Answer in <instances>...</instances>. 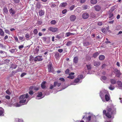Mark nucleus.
I'll return each instance as SVG.
<instances>
[{
  "label": "nucleus",
  "mask_w": 122,
  "mask_h": 122,
  "mask_svg": "<svg viewBox=\"0 0 122 122\" xmlns=\"http://www.w3.org/2000/svg\"><path fill=\"white\" fill-rule=\"evenodd\" d=\"M106 112V110L103 111V114L105 115L108 118L112 117L113 118L114 117L113 115L115 114L116 109L113 107H111L108 109L107 112Z\"/></svg>",
  "instance_id": "obj_1"
},
{
  "label": "nucleus",
  "mask_w": 122,
  "mask_h": 122,
  "mask_svg": "<svg viewBox=\"0 0 122 122\" xmlns=\"http://www.w3.org/2000/svg\"><path fill=\"white\" fill-rule=\"evenodd\" d=\"M29 97V95L28 94H26L22 95L19 97V99L20 100L19 101L20 103H25L26 101V103H27L29 100L28 99H27Z\"/></svg>",
  "instance_id": "obj_2"
},
{
  "label": "nucleus",
  "mask_w": 122,
  "mask_h": 122,
  "mask_svg": "<svg viewBox=\"0 0 122 122\" xmlns=\"http://www.w3.org/2000/svg\"><path fill=\"white\" fill-rule=\"evenodd\" d=\"M107 91L105 90H103L101 91L100 93V96L103 102H105V100L104 99V97L106 94Z\"/></svg>",
  "instance_id": "obj_3"
},
{
  "label": "nucleus",
  "mask_w": 122,
  "mask_h": 122,
  "mask_svg": "<svg viewBox=\"0 0 122 122\" xmlns=\"http://www.w3.org/2000/svg\"><path fill=\"white\" fill-rule=\"evenodd\" d=\"M114 72L116 76L118 78H120L122 73L120 72L119 70L116 69H114Z\"/></svg>",
  "instance_id": "obj_4"
},
{
  "label": "nucleus",
  "mask_w": 122,
  "mask_h": 122,
  "mask_svg": "<svg viewBox=\"0 0 122 122\" xmlns=\"http://www.w3.org/2000/svg\"><path fill=\"white\" fill-rule=\"evenodd\" d=\"M48 72H51L53 73H55L54 68L51 64H49L48 65Z\"/></svg>",
  "instance_id": "obj_5"
},
{
  "label": "nucleus",
  "mask_w": 122,
  "mask_h": 122,
  "mask_svg": "<svg viewBox=\"0 0 122 122\" xmlns=\"http://www.w3.org/2000/svg\"><path fill=\"white\" fill-rule=\"evenodd\" d=\"M43 60L42 56H36L34 59V61L35 62L37 61H41Z\"/></svg>",
  "instance_id": "obj_6"
},
{
  "label": "nucleus",
  "mask_w": 122,
  "mask_h": 122,
  "mask_svg": "<svg viewBox=\"0 0 122 122\" xmlns=\"http://www.w3.org/2000/svg\"><path fill=\"white\" fill-rule=\"evenodd\" d=\"M82 82V80H79V79L78 78L75 79L74 81L71 83L72 85H75L76 83H80Z\"/></svg>",
  "instance_id": "obj_7"
},
{
  "label": "nucleus",
  "mask_w": 122,
  "mask_h": 122,
  "mask_svg": "<svg viewBox=\"0 0 122 122\" xmlns=\"http://www.w3.org/2000/svg\"><path fill=\"white\" fill-rule=\"evenodd\" d=\"M48 30L50 31L53 32H55L58 31V29L57 28H54L52 27H49Z\"/></svg>",
  "instance_id": "obj_8"
},
{
  "label": "nucleus",
  "mask_w": 122,
  "mask_h": 122,
  "mask_svg": "<svg viewBox=\"0 0 122 122\" xmlns=\"http://www.w3.org/2000/svg\"><path fill=\"white\" fill-rule=\"evenodd\" d=\"M117 83L118 85V88L119 89H122V82L121 81H117Z\"/></svg>",
  "instance_id": "obj_9"
},
{
  "label": "nucleus",
  "mask_w": 122,
  "mask_h": 122,
  "mask_svg": "<svg viewBox=\"0 0 122 122\" xmlns=\"http://www.w3.org/2000/svg\"><path fill=\"white\" fill-rule=\"evenodd\" d=\"M42 95V93L41 92H40L38 93V95H37L36 98L37 99H40L43 97H41Z\"/></svg>",
  "instance_id": "obj_10"
},
{
  "label": "nucleus",
  "mask_w": 122,
  "mask_h": 122,
  "mask_svg": "<svg viewBox=\"0 0 122 122\" xmlns=\"http://www.w3.org/2000/svg\"><path fill=\"white\" fill-rule=\"evenodd\" d=\"M89 16L88 14L87 13H85L83 14L82 15L83 18L84 19H87Z\"/></svg>",
  "instance_id": "obj_11"
},
{
  "label": "nucleus",
  "mask_w": 122,
  "mask_h": 122,
  "mask_svg": "<svg viewBox=\"0 0 122 122\" xmlns=\"http://www.w3.org/2000/svg\"><path fill=\"white\" fill-rule=\"evenodd\" d=\"M9 10L10 14L12 16H13L15 13V10L13 8H10Z\"/></svg>",
  "instance_id": "obj_12"
},
{
  "label": "nucleus",
  "mask_w": 122,
  "mask_h": 122,
  "mask_svg": "<svg viewBox=\"0 0 122 122\" xmlns=\"http://www.w3.org/2000/svg\"><path fill=\"white\" fill-rule=\"evenodd\" d=\"M4 111L2 107H0V116H3L4 115Z\"/></svg>",
  "instance_id": "obj_13"
},
{
  "label": "nucleus",
  "mask_w": 122,
  "mask_h": 122,
  "mask_svg": "<svg viewBox=\"0 0 122 122\" xmlns=\"http://www.w3.org/2000/svg\"><path fill=\"white\" fill-rule=\"evenodd\" d=\"M109 18L110 19L109 20H112L114 19V16H113V13L112 12H110L109 14Z\"/></svg>",
  "instance_id": "obj_14"
},
{
  "label": "nucleus",
  "mask_w": 122,
  "mask_h": 122,
  "mask_svg": "<svg viewBox=\"0 0 122 122\" xmlns=\"http://www.w3.org/2000/svg\"><path fill=\"white\" fill-rule=\"evenodd\" d=\"M107 79V77L105 76H102L101 77V80L104 83H106L107 82L105 81Z\"/></svg>",
  "instance_id": "obj_15"
},
{
  "label": "nucleus",
  "mask_w": 122,
  "mask_h": 122,
  "mask_svg": "<svg viewBox=\"0 0 122 122\" xmlns=\"http://www.w3.org/2000/svg\"><path fill=\"white\" fill-rule=\"evenodd\" d=\"M95 9L96 11H99L101 9L100 6L98 5H96L93 7Z\"/></svg>",
  "instance_id": "obj_16"
},
{
  "label": "nucleus",
  "mask_w": 122,
  "mask_h": 122,
  "mask_svg": "<svg viewBox=\"0 0 122 122\" xmlns=\"http://www.w3.org/2000/svg\"><path fill=\"white\" fill-rule=\"evenodd\" d=\"M39 15L41 16L43 15L44 14V10H40L39 11Z\"/></svg>",
  "instance_id": "obj_17"
},
{
  "label": "nucleus",
  "mask_w": 122,
  "mask_h": 122,
  "mask_svg": "<svg viewBox=\"0 0 122 122\" xmlns=\"http://www.w3.org/2000/svg\"><path fill=\"white\" fill-rule=\"evenodd\" d=\"M76 18V16L74 15H71L70 17V20L71 21H74L75 20Z\"/></svg>",
  "instance_id": "obj_18"
},
{
  "label": "nucleus",
  "mask_w": 122,
  "mask_h": 122,
  "mask_svg": "<svg viewBox=\"0 0 122 122\" xmlns=\"http://www.w3.org/2000/svg\"><path fill=\"white\" fill-rule=\"evenodd\" d=\"M67 5V4L66 2H63L61 3L59 6L60 8L62 7H65Z\"/></svg>",
  "instance_id": "obj_19"
},
{
  "label": "nucleus",
  "mask_w": 122,
  "mask_h": 122,
  "mask_svg": "<svg viewBox=\"0 0 122 122\" xmlns=\"http://www.w3.org/2000/svg\"><path fill=\"white\" fill-rule=\"evenodd\" d=\"M110 82L112 84H115L117 82L116 80L114 79H112L110 80Z\"/></svg>",
  "instance_id": "obj_20"
},
{
  "label": "nucleus",
  "mask_w": 122,
  "mask_h": 122,
  "mask_svg": "<svg viewBox=\"0 0 122 122\" xmlns=\"http://www.w3.org/2000/svg\"><path fill=\"white\" fill-rule=\"evenodd\" d=\"M3 12L5 14H7L8 12V10L7 7H5L3 9Z\"/></svg>",
  "instance_id": "obj_21"
},
{
  "label": "nucleus",
  "mask_w": 122,
  "mask_h": 122,
  "mask_svg": "<svg viewBox=\"0 0 122 122\" xmlns=\"http://www.w3.org/2000/svg\"><path fill=\"white\" fill-rule=\"evenodd\" d=\"M83 43L84 46H90L91 45V43H90L87 41L84 42Z\"/></svg>",
  "instance_id": "obj_22"
},
{
  "label": "nucleus",
  "mask_w": 122,
  "mask_h": 122,
  "mask_svg": "<svg viewBox=\"0 0 122 122\" xmlns=\"http://www.w3.org/2000/svg\"><path fill=\"white\" fill-rule=\"evenodd\" d=\"M46 82L45 81H44L41 84V86L42 89H44L46 88Z\"/></svg>",
  "instance_id": "obj_23"
},
{
  "label": "nucleus",
  "mask_w": 122,
  "mask_h": 122,
  "mask_svg": "<svg viewBox=\"0 0 122 122\" xmlns=\"http://www.w3.org/2000/svg\"><path fill=\"white\" fill-rule=\"evenodd\" d=\"M78 57L77 56L75 57L73 59V62L75 63H76L78 62Z\"/></svg>",
  "instance_id": "obj_24"
},
{
  "label": "nucleus",
  "mask_w": 122,
  "mask_h": 122,
  "mask_svg": "<svg viewBox=\"0 0 122 122\" xmlns=\"http://www.w3.org/2000/svg\"><path fill=\"white\" fill-rule=\"evenodd\" d=\"M35 58H34L33 56L32 55H31L30 56V58L29 60L30 61V62H32L34 61Z\"/></svg>",
  "instance_id": "obj_25"
},
{
  "label": "nucleus",
  "mask_w": 122,
  "mask_h": 122,
  "mask_svg": "<svg viewBox=\"0 0 122 122\" xmlns=\"http://www.w3.org/2000/svg\"><path fill=\"white\" fill-rule=\"evenodd\" d=\"M100 64V63L99 61H95L94 63V65L96 66H98Z\"/></svg>",
  "instance_id": "obj_26"
},
{
  "label": "nucleus",
  "mask_w": 122,
  "mask_h": 122,
  "mask_svg": "<svg viewBox=\"0 0 122 122\" xmlns=\"http://www.w3.org/2000/svg\"><path fill=\"white\" fill-rule=\"evenodd\" d=\"M17 66L15 64H11V65L10 68H12V69H15L17 67Z\"/></svg>",
  "instance_id": "obj_27"
},
{
  "label": "nucleus",
  "mask_w": 122,
  "mask_h": 122,
  "mask_svg": "<svg viewBox=\"0 0 122 122\" xmlns=\"http://www.w3.org/2000/svg\"><path fill=\"white\" fill-rule=\"evenodd\" d=\"M105 96L106 101H108L110 100V97L109 95L107 94H106Z\"/></svg>",
  "instance_id": "obj_28"
},
{
  "label": "nucleus",
  "mask_w": 122,
  "mask_h": 122,
  "mask_svg": "<svg viewBox=\"0 0 122 122\" xmlns=\"http://www.w3.org/2000/svg\"><path fill=\"white\" fill-rule=\"evenodd\" d=\"M105 58V56L103 55H101L99 56V58L100 60L102 61Z\"/></svg>",
  "instance_id": "obj_29"
},
{
  "label": "nucleus",
  "mask_w": 122,
  "mask_h": 122,
  "mask_svg": "<svg viewBox=\"0 0 122 122\" xmlns=\"http://www.w3.org/2000/svg\"><path fill=\"white\" fill-rule=\"evenodd\" d=\"M97 0H91L90 2L92 4H95L97 3Z\"/></svg>",
  "instance_id": "obj_30"
},
{
  "label": "nucleus",
  "mask_w": 122,
  "mask_h": 122,
  "mask_svg": "<svg viewBox=\"0 0 122 122\" xmlns=\"http://www.w3.org/2000/svg\"><path fill=\"white\" fill-rule=\"evenodd\" d=\"M0 35L2 36L4 35V33L2 29L0 28Z\"/></svg>",
  "instance_id": "obj_31"
},
{
  "label": "nucleus",
  "mask_w": 122,
  "mask_h": 122,
  "mask_svg": "<svg viewBox=\"0 0 122 122\" xmlns=\"http://www.w3.org/2000/svg\"><path fill=\"white\" fill-rule=\"evenodd\" d=\"M24 36H18L19 39L21 42H22L23 41H24Z\"/></svg>",
  "instance_id": "obj_32"
},
{
  "label": "nucleus",
  "mask_w": 122,
  "mask_h": 122,
  "mask_svg": "<svg viewBox=\"0 0 122 122\" xmlns=\"http://www.w3.org/2000/svg\"><path fill=\"white\" fill-rule=\"evenodd\" d=\"M109 89L111 90H114L115 88V87L112 86V85H110V86L109 87Z\"/></svg>",
  "instance_id": "obj_33"
},
{
  "label": "nucleus",
  "mask_w": 122,
  "mask_h": 122,
  "mask_svg": "<svg viewBox=\"0 0 122 122\" xmlns=\"http://www.w3.org/2000/svg\"><path fill=\"white\" fill-rule=\"evenodd\" d=\"M99 54L97 52L94 53L93 55V57L94 58H96L99 55Z\"/></svg>",
  "instance_id": "obj_34"
},
{
  "label": "nucleus",
  "mask_w": 122,
  "mask_h": 122,
  "mask_svg": "<svg viewBox=\"0 0 122 122\" xmlns=\"http://www.w3.org/2000/svg\"><path fill=\"white\" fill-rule=\"evenodd\" d=\"M88 7V6L87 5H84L81 7L82 10H85L87 9Z\"/></svg>",
  "instance_id": "obj_35"
},
{
  "label": "nucleus",
  "mask_w": 122,
  "mask_h": 122,
  "mask_svg": "<svg viewBox=\"0 0 122 122\" xmlns=\"http://www.w3.org/2000/svg\"><path fill=\"white\" fill-rule=\"evenodd\" d=\"M17 51L16 48L15 49H12L9 50V51L11 53H13L15 51Z\"/></svg>",
  "instance_id": "obj_36"
},
{
  "label": "nucleus",
  "mask_w": 122,
  "mask_h": 122,
  "mask_svg": "<svg viewBox=\"0 0 122 122\" xmlns=\"http://www.w3.org/2000/svg\"><path fill=\"white\" fill-rule=\"evenodd\" d=\"M9 9V10L10 8L13 9L14 7L13 5L11 3H9L8 5Z\"/></svg>",
  "instance_id": "obj_37"
},
{
  "label": "nucleus",
  "mask_w": 122,
  "mask_h": 122,
  "mask_svg": "<svg viewBox=\"0 0 122 122\" xmlns=\"http://www.w3.org/2000/svg\"><path fill=\"white\" fill-rule=\"evenodd\" d=\"M33 32L35 36H36L38 33V31H37V29H34L33 30Z\"/></svg>",
  "instance_id": "obj_38"
},
{
  "label": "nucleus",
  "mask_w": 122,
  "mask_h": 122,
  "mask_svg": "<svg viewBox=\"0 0 122 122\" xmlns=\"http://www.w3.org/2000/svg\"><path fill=\"white\" fill-rule=\"evenodd\" d=\"M59 56V54L58 52L56 53L55 55V57L57 59L58 58Z\"/></svg>",
  "instance_id": "obj_39"
},
{
  "label": "nucleus",
  "mask_w": 122,
  "mask_h": 122,
  "mask_svg": "<svg viewBox=\"0 0 122 122\" xmlns=\"http://www.w3.org/2000/svg\"><path fill=\"white\" fill-rule=\"evenodd\" d=\"M72 44V42L71 41H69L66 44V46H69L71 45Z\"/></svg>",
  "instance_id": "obj_40"
},
{
  "label": "nucleus",
  "mask_w": 122,
  "mask_h": 122,
  "mask_svg": "<svg viewBox=\"0 0 122 122\" xmlns=\"http://www.w3.org/2000/svg\"><path fill=\"white\" fill-rule=\"evenodd\" d=\"M83 75L82 74H81L79 75L78 77V78L79 79V80H81V79L83 78Z\"/></svg>",
  "instance_id": "obj_41"
},
{
  "label": "nucleus",
  "mask_w": 122,
  "mask_h": 122,
  "mask_svg": "<svg viewBox=\"0 0 122 122\" xmlns=\"http://www.w3.org/2000/svg\"><path fill=\"white\" fill-rule=\"evenodd\" d=\"M25 37L26 38L27 40H28L30 37V36L28 33H27L25 34Z\"/></svg>",
  "instance_id": "obj_42"
},
{
  "label": "nucleus",
  "mask_w": 122,
  "mask_h": 122,
  "mask_svg": "<svg viewBox=\"0 0 122 122\" xmlns=\"http://www.w3.org/2000/svg\"><path fill=\"white\" fill-rule=\"evenodd\" d=\"M75 7V6L74 5H72L69 7V9L70 10H72L74 9Z\"/></svg>",
  "instance_id": "obj_43"
},
{
  "label": "nucleus",
  "mask_w": 122,
  "mask_h": 122,
  "mask_svg": "<svg viewBox=\"0 0 122 122\" xmlns=\"http://www.w3.org/2000/svg\"><path fill=\"white\" fill-rule=\"evenodd\" d=\"M86 66L88 71H89L91 70V65H86Z\"/></svg>",
  "instance_id": "obj_44"
},
{
  "label": "nucleus",
  "mask_w": 122,
  "mask_h": 122,
  "mask_svg": "<svg viewBox=\"0 0 122 122\" xmlns=\"http://www.w3.org/2000/svg\"><path fill=\"white\" fill-rule=\"evenodd\" d=\"M16 120L17 121V122H24L22 119H19L18 118H16Z\"/></svg>",
  "instance_id": "obj_45"
},
{
  "label": "nucleus",
  "mask_w": 122,
  "mask_h": 122,
  "mask_svg": "<svg viewBox=\"0 0 122 122\" xmlns=\"http://www.w3.org/2000/svg\"><path fill=\"white\" fill-rule=\"evenodd\" d=\"M51 23L52 25H54L56 23V21L55 20H52L51 21Z\"/></svg>",
  "instance_id": "obj_46"
},
{
  "label": "nucleus",
  "mask_w": 122,
  "mask_h": 122,
  "mask_svg": "<svg viewBox=\"0 0 122 122\" xmlns=\"http://www.w3.org/2000/svg\"><path fill=\"white\" fill-rule=\"evenodd\" d=\"M36 6L37 8L39 9L41 7V4L40 3L38 2L37 3Z\"/></svg>",
  "instance_id": "obj_47"
},
{
  "label": "nucleus",
  "mask_w": 122,
  "mask_h": 122,
  "mask_svg": "<svg viewBox=\"0 0 122 122\" xmlns=\"http://www.w3.org/2000/svg\"><path fill=\"white\" fill-rule=\"evenodd\" d=\"M86 58L87 60H90L91 59V57L90 56L87 55L86 57Z\"/></svg>",
  "instance_id": "obj_48"
},
{
  "label": "nucleus",
  "mask_w": 122,
  "mask_h": 122,
  "mask_svg": "<svg viewBox=\"0 0 122 122\" xmlns=\"http://www.w3.org/2000/svg\"><path fill=\"white\" fill-rule=\"evenodd\" d=\"M14 106L16 107H19L21 106V105L19 103H17L14 105Z\"/></svg>",
  "instance_id": "obj_49"
},
{
  "label": "nucleus",
  "mask_w": 122,
  "mask_h": 122,
  "mask_svg": "<svg viewBox=\"0 0 122 122\" xmlns=\"http://www.w3.org/2000/svg\"><path fill=\"white\" fill-rule=\"evenodd\" d=\"M10 62V60L8 59L5 60L4 61V63L6 64H7Z\"/></svg>",
  "instance_id": "obj_50"
},
{
  "label": "nucleus",
  "mask_w": 122,
  "mask_h": 122,
  "mask_svg": "<svg viewBox=\"0 0 122 122\" xmlns=\"http://www.w3.org/2000/svg\"><path fill=\"white\" fill-rule=\"evenodd\" d=\"M74 77V76L69 75V76L67 77V78H69L71 79H73Z\"/></svg>",
  "instance_id": "obj_51"
},
{
  "label": "nucleus",
  "mask_w": 122,
  "mask_h": 122,
  "mask_svg": "<svg viewBox=\"0 0 122 122\" xmlns=\"http://www.w3.org/2000/svg\"><path fill=\"white\" fill-rule=\"evenodd\" d=\"M116 6H113L112 7L111 9V11H114L116 8Z\"/></svg>",
  "instance_id": "obj_52"
},
{
  "label": "nucleus",
  "mask_w": 122,
  "mask_h": 122,
  "mask_svg": "<svg viewBox=\"0 0 122 122\" xmlns=\"http://www.w3.org/2000/svg\"><path fill=\"white\" fill-rule=\"evenodd\" d=\"M80 1V2L82 4L85 3L86 1V0H78Z\"/></svg>",
  "instance_id": "obj_53"
},
{
  "label": "nucleus",
  "mask_w": 122,
  "mask_h": 122,
  "mask_svg": "<svg viewBox=\"0 0 122 122\" xmlns=\"http://www.w3.org/2000/svg\"><path fill=\"white\" fill-rule=\"evenodd\" d=\"M24 47L23 45H21L20 46H19V49L20 50H21Z\"/></svg>",
  "instance_id": "obj_54"
},
{
  "label": "nucleus",
  "mask_w": 122,
  "mask_h": 122,
  "mask_svg": "<svg viewBox=\"0 0 122 122\" xmlns=\"http://www.w3.org/2000/svg\"><path fill=\"white\" fill-rule=\"evenodd\" d=\"M5 92L8 95H10L11 94L9 90H7Z\"/></svg>",
  "instance_id": "obj_55"
},
{
  "label": "nucleus",
  "mask_w": 122,
  "mask_h": 122,
  "mask_svg": "<svg viewBox=\"0 0 122 122\" xmlns=\"http://www.w3.org/2000/svg\"><path fill=\"white\" fill-rule=\"evenodd\" d=\"M26 74V73L23 72L20 75V76L21 77H23Z\"/></svg>",
  "instance_id": "obj_56"
},
{
  "label": "nucleus",
  "mask_w": 122,
  "mask_h": 122,
  "mask_svg": "<svg viewBox=\"0 0 122 122\" xmlns=\"http://www.w3.org/2000/svg\"><path fill=\"white\" fill-rule=\"evenodd\" d=\"M70 72V70L68 69H67L65 71V73L66 74H68Z\"/></svg>",
  "instance_id": "obj_57"
},
{
  "label": "nucleus",
  "mask_w": 122,
  "mask_h": 122,
  "mask_svg": "<svg viewBox=\"0 0 122 122\" xmlns=\"http://www.w3.org/2000/svg\"><path fill=\"white\" fill-rule=\"evenodd\" d=\"M59 80H60L63 82H64L65 81V80L62 77L60 78L59 79Z\"/></svg>",
  "instance_id": "obj_58"
},
{
  "label": "nucleus",
  "mask_w": 122,
  "mask_h": 122,
  "mask_svg": "<svg viewBox=\"0 0 122 122\" xmlns=\"http://www.w3.org/2000/svg\"><path fill=\"white\" fill-rule=\"evenodd\" d=\"M67 10L66 9H65L62 11V13L63 14H65L67 12Z\"/></svg>",
  "instance_id": "obj_59"
},
{
  "label": "nucleus",
  "mask_w": 122,
  "mask_h": 122,
  "mask_svg": "<svg viewBox=\"0 0 122 122\" xmlns=\"http://www.w3.org/2000/svg\"><path fill=\"white\" fill-rule=\"evenodd\" d=\"M5 33H6L10 34V31L8 30H5Z\"/></svg>",
  "instance_id": "obj_60"
},
{
  "label": "nucleus",
  "mask_w": 122,
  "mask_h": 122,
  "mask_svg": "<svg viewBox=\"0 0 122 122\" xmlns=\"http://www.w3.org/2000/svg\"><path fill=\"white\" fill-rule=\"evenodd\" d=\"M14 38L15 40L17 42H18L19 41L17 37L15 36L14 37Z\"/></svg>",
  "instance_id": "obj_61"
},
{
  "label": "nucleus",
  "mask_w": 122,
  "mask_h": 122,
  "mask_svg": "<svg viewBox=\"0 0 122 122\" xmlns=\"http://www.w3.org/2000/svg\"><path fill=\"white\" fill-rule=\"evenodd\" d=\"M5 98L7 99H10V96L9 95H6L5 97Z\"/></svg>",
  "instance_id": "obj_62"
},
{
  "label": "nucleus",
  "mask_w": 122,
  "mask_h": 122,
  "mask_svg": "<svg viewBox=\"0 0 122 122\" xmlns=\"http://www.w3.org/2000/svg\"><path fill=\"white\" fill-rule=\"evenodd\" d=\"M34 86H30L29 88V90L30 91H33V88Z\"/></svg>",
  "instance_id": "obj_63"
},
{
  "label": "nucleus",
  "mask_w": 122,
  "mask_h": 122,
  "mask_svg": "<svg viewBox=\"0 0 122 122\" xmlns=\"http://www.w3.org/2000/svg\"><path fill=\"white\" fill-rule=\"evenodd\" d=\"M102 32L104 33H105L106 32V30L105 28L102 29Z\"/></svg>",
  "instance_id": "obj_64"
}]
</instances>
